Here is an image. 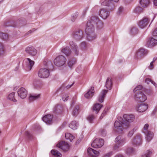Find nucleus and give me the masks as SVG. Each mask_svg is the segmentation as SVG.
Returning <instances> with one entry per match:
<instances>
[{"label":"nucleus","mask_w":157,"mask_h":157,"mask_svg":"<svg viewBox=\"0 0 157 157\" xmlns=\"http://www.w3.org/2000/svg\"><path fill=\"white\" fill-rule=\"evenodd\" d=\"M114 154V152L113 151H111L108 152L107 153L105 154V157H109L110 156H112L113 154Z\"/></svg>","instance_id":"53"},{"label":"nucleus","mask_w":157,"mask_h":157,"mask_svg":"<svg viewBox=\"0 0 157 157\" xmlns=\"http://www.w3.org/2000/svg\"><path fill=\"white\" fill-rule=\"evenodd\" d=\"M61 52L67 56H69L71 53V49L68 46L62 49L61 50Z\"/></svg>","instance_id":"24"},{"label":"nucleus","mask_w":157,"mask_h":157,"mask_svg":"<svg viewBox=\"0 0 157 157\" xmlns=\"http://www.w3.org/2000/svg\"><path fill=\"white\" fill-rule=\"evenodd\" d=\"M150 21L149 18L146 17H144L139 21L138 24V25L140 28H144L147 26Z\"/></svg>","instance_id":"14"},{"label":"nucleus","mask_w":157,"mask_h":157,"mask_svg":"<svg viewBox=\"0 0 157 157\" xmlns=\"http://www.w3.org/2000/svg\"><path fill=\"white\" fill-rule=\"evenodd\" d=\"M153 154V151L150 150H148L145 152L144 154L142 155V157H149L151 156Z\"/></svg>","instance_id":"29"},{"label":"nucleus","mask_w":157,"mask_h":157,"mask_svg":"<svg viewBox=\"0 0 157 157\" xmlns=\"http://www.w3.org/2000/svg\"><path fill=\"white\" fill-rule=\"evenodd\" d=\"M119 0H105L104 1L102 2L101 0L100 2L102 5L108 7V9L109 11H113L115 8V5L113 1L117 2Z\"/></svg>","instance_id":"3"},{"label":"nucleus","mask_w":157,"mask_h":157,"mask_svg":"<svg viewBox=\"0 0 157 157\" xmlns=\"http://www.w3.org/2000/svg\"><path fill=\"white\" fill-rule=\"evenodd\" d=\"M104 144V141L102 139L97 138L94 140L92 143V146L94 148H100Z\"/></svg>","instance_id":"10"},{"label":"nucleus","mask_w":157,"mask_h":157,"mask_svg":"<svg viewBox=\"0 0 157 157\" xmlns=\"http://www.w3.org/2000/svg\"><path fill=\"white\" fill-rule=\"evenodd\" d=\"M53 116L50 114L46 115L42 118V120L47 124H50L52 123Z\"/></svg>","instance_id":"18"},{"label":"nucleus","mask_w":157,"mask_h":157,"mask_svg":"<svg viewBox=\"0 0 157 157\" xmlns=\"http://www.w3.org/2000/svg\"><path fill=\"white\" fill-rule=\"evenodd\" d=\"M35 30H34V29H33L32 30H30L26 34L28 35L29 34H31Z\"/></svg>","instance_id":"64"},{"label":"nucleus","mask_w":157,"mask_h":157,"mask_svg":"<svg viewBox=\"0 0 157 157\" xmlns=\"http://www.w3.org/2000/svg\"><path fill=\"white\" fill-rule=\"evenodd\" d=\"M120 146L119 145V144H116L113 147V149L114 150H117L120 146Z\"/></svg>","instance_id":"60"},{"label":"nucleus","mask_w":157,"mask_h":157,"mask_svg":"<svg viewBox=\"0 0 157 157\" xmlns=\"http://www.w3.org/2000/svg\"><path fill=\"white\" fill-rule=\"evenodd\" d=\"M153 35L155 36H157V29H155L153 31Z\"/></svg>","instance_id":"62"},{"label":"nucleus","mask_w":157,"mask_h":157,"mask_svg":"<svg viewBox=\"0 0 157 157\" xmlns=\"http://www.w3.org/2000/svg\"><path fill=\"white\" fill-rule=\"evenodd\" d=\"M24 62L25 63L24 67L25 70L27 71H30L32 69L35 63L33 61L31 60L29 58L25 59Z\"/></svg>","instance_id":"7"},{"label":"nucleus","mask_w":157,"mask_h":157,"mask_svg":"<svg viewBox=\"0 0 157 157\" xmlns=\"http://www.w3.org/2000/svg\"><path fill=\"white\" fill-rule=\"evenodd\" d=\"M87 119L90 122L92 123L94 119V117L93 115H90L87 117Z\"/></svg>","instance_id":"52"},{"label":"nucleus","mask_w":157,"mask_h":157,"mask_svg":"<svg viewBox=\"0 0 157 157\" xmlns=\"http://www.w3.org/2000/svg\"><path fill=\"white\" fill-rule=\"evenodd\" d=\"M145 81L147 84H149L150 82H151L152 84H153L155 87L157 86V84L155 82L151 80L149 78H146L145 79Z\"/></svg>","instance_id":"46"},{"label":"nucleus","mask_w":157,"mask_h":157,"mask_svg":"<svg viewBox=\"0 0 157 157\" xmlns=\"http://www.w3.org/2000/svg\"><path fill=\"white\" fill-rule=\"evenodd\" d=\"M52 154L55 155L58 157H60L62 156L61 154L58 151L55 150H52L51 151Z\"/></svg>","instance_id":"39"},{"label":"nucleus","mask_w":157,"mask_h":157,"mask_svg":"<svg viewBox=\"0 0 157 157\" xmlns=\"http://www.w3.org/2000/svg\"><path fill=\"white\" fill-rule=\"evenodd\" d=\"M72 38L77 41H79L83 37V33L82 30L78 29L73 31L71 34Z\"/></svg>","instance_id":"6"},{"label":"nucleus","mask_w":157,"mask_h":157,"mask_svg":"<svg viewBox=\"0 0 157 157\" xmlns=\"http://www.w3.org/2000/svg\"><path fill=\"white\" fill-rule=\"evenodd\" d=\"M60 106L59 105H57L56 106L54 109V111L55 113H57L58 112V110H57L59 108H60Z\"/></svg>","instance_id":"59"},{"label":"nucleus","mask_w":157,"mask_h":157,"mask_svg":"<svg viewBox=\"0 0 157 157\" xmlns=\"http://www.w3.org/2000/svg\"><path fill=\"white\" fill-rule=\"evenodd\" d=\"M137 29L135 27H133L130 30V33L132 35H134L137 33Z\"/></svg>","instance_id":"48"},{"label":"nucleus","mask_w":157,"mask_h":157,"mask_svg":"<svg viewBox=\"0 0 157 157\" xmlns=\"http://www.w3.org/2000/svg\"><path fill=\"white\" fill-rule=\"evenodd\" d=\"M136 130L137 128H134L132 129L130 131L128 134V137H132L133 135L134 132L136 131Z\"/></svg>","instance_id":"41"},{"label":"nucleus","mask_w":157,"mask_h":157,"mask_svg":"<svg viewBox=\"0 0 157 157\" xmlns=\"http://www.w3.org/2000/svg\"><path fill=\"white\" fill-rule=\"evenodd\" d=\"M75 62L76 60L75 59H72V60H70L68 63V65L69 67H71L75 64Z\"/></svg>","instance_id":"43"},{"label":"nucleus","mask_w":157,"mask_h":157,"mask_svg":"<svg viewBox=\"0 0 157 157\" xmlns=\"http://www.w3.org/2000/svg\"><path fill=\"white\" fill-rule=\"evenodd\" d=\"M144 10V9L138 6L136 7L134 10V12L136 13H140L142 12Z\"/></svg>","instance_id":"38"},{"label":"nucleus","mask_w":157,"mask_h":157,"mask_svg":"<svg viewBox=\"0 0 157 157\" xmlns=\"http://www.w3.org/2000/svg\"><path fill=\"white\" fill-rule=\"evenodd\" d=\"M15 93L12 92L8 95L7 97V99L13 102L17 101V100L14 98Z\"/></svg>","instance_id":"35"},{"label":"nucleus","mask_w":157,"mask_h":157,"mask_svg":"<svg viewBox=\"0 0 157 157\" xmlns=\"http://www.w3.org/2000/svg\"><path fill=\"white\" fill-rule=\"evenodd\" d=\"M49 71L48 69L42 68L39 70L38 75L40 78H45L49 76Z\"/></svg>","instance_id":"8"},{"label":"nucleus","mask_w":157,"mask_h":157,"mask_svg":"<svg viewBox=\"0 0 157 157\" xmlns=\"http://www.w3.org/2000/svg\"><path fill=\"white\" fill-rule=\"evenodd\" d=\"M87 39L89 41H92L95 39L97 36L94 32L87 34Z\"/></svg>","instance_id":"25"},{"label":"nucleus","mask_w":157,"mask_h":157,"mask_svg":"<svg viewBox=\"0 0 157 157\" xmlns=\"http://www.w3.org/2000/svg\"><path fill=\"white\" fill-rule=\"evenodd\" d=\"M66 62V59L63 55L58 56L54 60V64L58 67H61L63 66Z\"/></svg>","instance_id":"4"},{"label":"nucleus","mask_w":157,"mask_h":157,"mask_svg":"<svg viewBox=\"0 0 157 157\" xmlns=\"http://www.w3.org/2000/svg\"><path fill=\"white\" fill-rule=\"evenodd\" d=\"M103 107V105L97 103L95 104L93 107V110L95 111L96 113H97L101 107Z\"/></svg>","instance_id":"28"},{"label":"nucleus","mask_w":157,"mask_h":157,"mask_svg":"<svg viewBox=\"0 0 157 157\" xmlns=\"http://www.w3.org/2000/svg\"><path fill=\"white\" fill-rule=\"evenodd\" d=\"M149 43V46H153L157 45V40H156L153 38H152L148 42Z\"/></svg>","instance_id":"33"},{"label":"nucleus","mask_w":157,"mask_h":157,"mask_svg":"<svg viewBox=\"0 0 157 157\" xmlns=\"http://www.w3.org/2000/svg\"><path fill=\"white\" fill-rule=\"evenodd\" d=\"M94 26L98 29L102 28L103 26L102 21L96 16L91 17L90 19L87 22L86 28L85 29L86 33L87 34L94 33Z\"/></svg>","instance_id":"1"},{"label":"nucleus","mask_w":157,"mask_h":157,"mask_svg":"<svg viewBox=\"0 0 157 157\" xmlns=\"http://www.w3.org/2000/svg\"><path fill=\"white\" fill-rule=\"evenodd\" d=\"M79 109V106L78 105H76L74 109L72 112V114L74 116H76L78 113V110Z\"/></svg>","instance_id":"34"},{"label":"nucleus","mask_w":157,"mask_h":157,"mask_svg":"<svg viewBox=\"0 0 157 157\" xmlns=\"http://www.w3.org/2000/svg\"><path fill=\"white\" fill-rule=\"evenodd\" d=\"M123 117L124 121V123L128 122L130 125V127H131L130 123L132 122L135 119L134 116L133 115L124 114L123 116Z\"/></svg>","instance_id":"17"},{"label":"nucleus","mask_w":157,"mask_h":157,"mask_svg":"<svg viewBox=\"0 0 157 157\" xmlns=\"http://www.w3.org/2000/svg\"><path fill=\"white\" fill-rule=\"evenodd\" d=\"M65 136L67 139L69 140L71 142L75 138L74 136L73 135L68 133H66Z\"/></svg>","instance_id":"37"},{"label":"nucleus","mask_w":157,"mask_h":157,"mask_svg":"<svg viewBox=\"0 0 157 157\" xmlns=\"http://www.w3.org/2000/svg\"><path fill=\"white\" fill-rule=\"evenodd\" d=\"M101 135L102 136H105L107 134L106 131L104 129H101L100 132Z\"/></svg>","instance_id":"50"},{"label":"nucleus","mask_w":157,"mask_h":157,"mask_svg":"<svg viewBox=\"0 0 157 157\" xmlns=\"http://www.w3.org/2000/svg\"><path fill=\"white\" fill-rule=\"evenodd\" d=\"M25 51L27 54L32 56H35L37 52V50L35 48L31 45L26 47Z\"/></svg>","instance_id":"9"},{"label":"nucleus","mask_w":157,"mask_h":157,"mask_svg":"<svg viewBox=\"0 0 157 157\" xmlns=\"http://www.w3.org/2000/svg\"><path fill=\"white\" fill-rule=\"evenodd\" d=\"M148 108L147 105L145 103L139 105L137 107V111L139 112H143L145 111Z\"/></svg>","instance_id":"23"},{"label":"nucleus","mask_w":157,"mask_h":157,"mask_svg":"<svg viewBox=\"0 0 157 157\" xmlns=\"http://www.w3.org/2000/svg\"><path fill=\"white\" fill-rule=\"evenodd\" d=\"M9 23V22L6 23L5 26H11L14 27H18L20 26V25L19 24H18L17 22L15 23L14 24L13 23V24L12 23L8 24Z\"/></svg>","instance_id":"40"},{"label":"nucleus","mask_w":157,"mask_h":157,"mask_svg":"<svg viewBox=\"0 0 157 157\" xmlns=\"http://www.w3.org/2000/svg\"><path fill=\"white\" fill-rule=\"evenodd\" d=\"M68 94H63L62 97V99L64 101H66L68 100Z\"/></svg>","instance_id":"55"},{"label":"nucleus","mask_w":157,"mask_h":157,"mask_svg":"<svg viewBox=\"0 0 157 157\" xmlns=\"http://www.w3.org/2000/svg\"><path fill=\"white\" fill-rule=\"evenodd\" d=\"M134 152V149L132 147H128L127 148L125 151L126 154L128 155L133 153Z\"/></svg>","instance_id":"36"},{"label":"nucleus","mask_w":157,"mask_h":157,"mask_svg":"<svg viewBox=\"0 0 157 157\" xmlns=\"http://www.w3.org/2000/svg\"><path fill=\"white\" fill-rule=\"evenodd\" d=\"M142 88V86L141 85H139L137 86L133 90V91L134 93L137 92L138 91H140Z\"/></svg>","instance_id":"51"},{"label":"nucleus","mask_w":157,"mask_h":157,"mask_svg":"<svg viewBox=\"0 0 157 157\" xmlns=\"http://www.w3.org/2000/svg\"><path fill=\"white\" fill-rule=\"evenodd\" d=\"M8 37V35L5 33H0V38L5 40L7 39Z\"/></svg>","instance_id":"44"},{"label":"nucleus","mask_w":157,"mask_h":157,"mask_svg":"<svg viewBox=\"0 0 157 157\" xmlns=\"http://www.w3.org/2000/svg\"><path fill=\"white\" fill-rule=\"evenodd\" d=\"M87 46V44L86 43L83 41L81 43L80 45V47L81 49L82 50H84L85 49Z\"/></svg>","instance_id":"47"},{"label":"nucleus","mask_w":157,"mask_h":157,"mask_svg":"<svg viewBox=\"0 0 157 157\" xmlns=\"http://www.w3.org/2000/svg\"><path fill=\"white\" fill-rule=\"evenodd\" d=\"M115 142L119 145L122 146L125 143V140L124 138H122L121 136H119L115 138Z\"/></svg>","instance_id":"21"},{"label":"nucleus","mask_w":157,"mask_h":157,"mask_svg":"<svg viewBox=\"0 0 157 157\" xmlns=\"http://www.w3.org/2000/svg\"><path fill=\"white\" fill-rule=\"evenodd\" d=\"M57 147L62 149L64 151H68L70 148L68 144L64 141L59 142L57 145Z\"/></svg>","instance_id":"12"},{"label":"nucleus","mask_w":157,"mask_h":157,"mask_svg":"<svg viewBox=\"0 0 157 157\" xmlns=\"http://www.w3.org/2000/svg\"><path fill=\"white\" fill-rule=\"evenodd\" d=\"M142 136L140 135H137L132 140V144L135 146H138L142 144Z\"/></svg>","instance_id":"13"},{"label":"nucleus","mask_w":157,"mask_h":157,"mask_svg":"<svg viewBox=\"0 0 157 157\" xmlns=\"http://www.w3.org/2000/svg\"><path fill=\"white\" fill-rule=\"evenodd\" d=\"M116 121L114 123L115 131L119 133H121L124 129H127L130 128V125L128 122H122L120 121Z\"/></svg>","instance_id":"2"},{"label":"nucleus","mask_w":157,"mask_h":157,"mask_svg":"<svg viewBox=\"0 0 157 157\" xmlns=\"http://www.w3.org/2000/svg\"><path fill=\"white\" fill-rule=\"evenodd\" d=\"M25 135L29 140H31L33 139V136L28 131L25 132Z\"/></svg>","instance_id":"42"},{"label":"nucleus","mask_w":157,"mask_h":157,"mask_svg":"<svg viewBox=\"0 0 157 157\" xmlns=\"http://www.w3.org/2000/svg\"><path fill=\"white\" fill-rule=\"evenodd\" d=\"M99 151L94 150V151L93 152V156H94V157L99 156Z\"/></svg>","instance_id":"57"},{"label":"nucleus","mask_w":157,"mask_h":157,"mask_svg":"<svg viewBox=\"0 0 157 157\" xmlns=\"http://www.w3.org/2000/svg\"><path fill=\"white\" fill-rule=\"evenodd\" d=\"M112 82L111 78L108 77L106 79L105 83L106 88L109 90H110L112 86Z\"/></svg>","instance_id":"26"},{"label":"nucleus","mask_w":157,"mask_h":157,"mask_svg":"<svg viewBox=\"0 0 157 157\" xmlns=\"http://www.w3.org/2000/svg\"><path fill=\"white\" fill-rule=\"evenodd\" d=\"M135 93L134 98L137 101L139 102H143L146 100V95L141 91H138Z\"/></svg>","instance_id":"5"},{"label":"nucleus","mask_w":157,"mask_h":157,"mask_svg":"<svg viewBox=\"0 0 157 157\" xmlns=\"http://www.w3.org/2000/svg\"><path fill=\"white\" fill-rule=\"evenodd\" d=\"M123 7L122 6L120 7L118 9L117 11V13H118L119 14H121L122 13V12L123 11Z\"/></svg>","instance_id":"58"},{"label":"nucleus","mask_w":157,"mask_h":157,"mask_svg":"<svg viewBox=\"0 0 157 157\" xmlns=\"http://www.w3.org/2000/svg\"><path fill=\"white\" fill-rule=\"evenodd\" d=\"M74 82H73L71 84L67 85V86H66V88L67 89H69L71 87V86L74 84Z\"/></svg>","instance_id":"63"},{"label":"nucleus","mask_w":157,"mask_h":157,"mask_svg":"<svg viewBox=\"0 0 157 157\" xmlns=\"http://www.w3.org/2000/svg\"><path fill=\"white\" fill-rule=\"evenodd\" d=\"M94 92V87L92 86L87 92L85 94L84 96L87 98H90L93 95Z\"/></svg>","instance_id":"22"},{"label":"nucleus","mask_w":157,"mask_h":157,"mask_svg":"<svg viewBox=\"0 0 157 157\" xmlns=\"http://www.w3.org/2000/svg\"><path fill=\"white\" fill-rule=\"evenodd\" d=\"M150 3V0H140V5L144 8L147 7L148 6Z\"/></svg>","instance_id":"27"},{"label":"nucleus","mask_w":157,"mask_h":157,"mask_svg":"<svg viewBox=\"0 0 157 157\" xmlns=\"http://www.w3.org/2000/svg\"><path fill=\"white\" fill-rule=\"evenodd\" d=\"M108 92V90H104L100 93L98 98V101L99 102L102 103L103 102L106 94Z\"/></svg>","instance_id":"20"},{"label":"nucleus","mask_w":157,"mask_h":157,"mask_svg":"<svg viewBox=\"0 0 157 157\" xmlns=\"http://www.w3.org/2000/svg\"><path fill=\"white\" fill-rule=\"evenodd\" d=\"M40 96V94L36 95V94L34 95L31 94L29 98V101L31 102L35 100L38 99Z\"/></svg>","instance_id":"31"},{"label":"nucleus","mask_w":157,"mask_h":157,"mask_svg":"<svg viewBox=\"0 0 157 157\" xmlns=\"http://www.w3.org/2000/svg\"><path fill=\"white\" fill-rule=\"evenodd\" d=\"M78 124L75 121H72L69 124V127L73 130H75L77 127Z\"/></svg>","instance_id":"32"},{"label":"nucleus","mask_w":157,"mask_h":157,"mask_svg":"<svg viewBox=\"0 0 157 157\" xmlns=\"http://www.w3.org/2000/svg\"><path fill=\"white\" fill-rule=\"evenodd\" d=\"M94 151V149L91 148H88L87 151L88 154L90 156H92V157H94V156H93Z\"/></svg>","instance_id":"45"},{"label":"nucleus","mask_w":157,"mask_h":157,"mask_svg":"<svg viewBox=\"0 0 157 157\" xmlns=\"http://www.w3.org/2000/svg\"><path fill=\"white\" fill-rule=\"evenodd\" d=\"M109 109V108L108 107H106L105 108L104 110V111L102 112V113L101 114V115L100 117V119H101L102 118V117H103L104 116V112H105H105H107V111H108V109Z\"/></svg>","instance_id":"56"},{"label":"nucleus","mask_w":157,"mask_h":157,"mask_svg":"<svg viewBox=\"0 0 157 157\" xmlns=\"http://www.w3.org/2000/svg\"><path fill=\"white\" fill-rule=\"evenodd\" d=\"M27 93V90L23 87H21L19 89L17 90L18 96L22 99H24L26 97Z\"/></svg>","instance_id":"16"},{"label":"nucleus","mask_w":157,"mask_h":157,"mask_svg":"<svg viewBox=\"0 0 157 157\" xmlns=\"http://www.w3.org/2000/svg\"><path fill=\"white\" fill-rule=\"evenodd\" d=\"M157 59V58L156 57H154L153 58V61L151 62L150 63V65L149 67V68L150 70H152L154 66L153 65V63Z\"/></svg>","instance_id":"49"},{"label":"nucleus","mask_w":157,"mask_h":157,"mask_svg":"<svg viewBox=\"0 0 157 157\" xmlns=\"http://www.w3.org/2000/svg\"><path fill=\"white\" fill-rule=\"evenodd\" d=\"M149 125L148 124H146L144 126V130H147L148 128Z\"/></svg>","instance_id":"61"},{"label":"nucleus","mask_w":157,"mask_h":157,"mask_svg":"<svg viewBox=\"0 0 157 157\" xmlns=\"http://www.w3.org/2000/svg\"><path fill=\"white\" fill-rule=\"evenodd\" d=\"M147 53V50L146 49L143 48L139 49L136 54V57L138 59H140Z\"/></svg>","instance_id":"19"},{"label":"nucleus","mask_w":157,"mask_h":157,"mask_svg":"<svg viewBox=\"0 0 157 157\" xmlns=\"http://www.w3.org/2000/svg\"><path fill=\"white\" fill-rule=\"evenodd\" d=\"M153 136V134L152 132L147 131L146 139L148 142H149L151 140Z\"/></svg>","instance_id":"30"},{"label":"nucleus","mask_w":157,"mask_h":157,"mask_svg":"<svg viewBox=\"0 0 157 157\" xmlns=\"http://www.w3.org/2000/svg\"><path fill=\"white\" fill-rule=\"evenodd\" d=\"M69 45L70 46L73 53L76 56H78L79 53V49L78 46L77 44L73 41H70L69 42Z\"/></svg>","instance_id":"15"},{"label":"nucleus","mask_w":157,"mask_h":157,"mask_svg":"<svg viewBox=\"0 0 157 157\" xmlns=\"http://www.w3.org/2000/svg\"><path fill=\"white\" fill-rule=\"evenodd\" d=\"M78 16V13H76L74 14L71 17V20L72 21L74 22L75 21Z\"/></svg>","instance_id":"54"},{"label":"nucleus","mask_w":157,"mask_h":157,"mask_svg":"<svg viewBox=\"0 0 157 157\" xmlns=\"http://www.w3.org/2000/svg\"><path fill=\"white\" fill-rule=\"evenodd\" d=\"M107 9H108L107 8ZM108 10L109 11L104 8L101 9L99 10L98 13L102 18L103 19H106L108 17L110 14L109 10Z\"/></svg>","instance_id":"11"}]
</instances>
